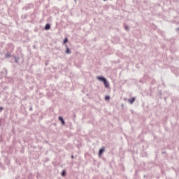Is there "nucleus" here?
<instances>
[{
	"label": "nucleus",
	"mask_w": 179,
	"mask_h": 179,
	"mask_svg": "<svg viewBox=\"0 0 179 179\" xmlns=\"http://www.w3.org/2000/svg\"><path fill=\"white\" fill-rule=\"evenodd\" d=\"M66 47V54H71V49L69 48L68 45H65Z\"/></svg>",
	"instance_id": "4"
},
{
	"label": "nucleus",
	"mask_w": 179,
	"mask_h": 179,
	"mask_svg": "<svg viewBox=\"0 0 179 179\" xmlns=\"http://www.w3.org/2000/svg\"><path fill=\"white\" fill-rule=\"evenodd\" d=\"M128 101L129 104H134V102L135 101V97H132L131 99H128Z\"/></svg>",
	"instance_id": "5"
},
{
	"label": "nucleus",
	"mask_w": 179,
	"mask_h": 179,
	"mask_svg": "<svg viewBox=\"0 0 179 179\" xmlns=\"http://www.w3.org/2000/svg\"><path fill=\"white\" fill-rule=\"evenodd\" d=\"M51 29V24H46L45 26V30H50Z\"/></svg>",
	"instance_id": "6"
},
{
	"label": "nucleus",
	"mask_w": 179,
	"mask_h": 179,
	"mask_svg": "<svg viewBox=\"0 0 179 179\" xmlns=\"http://www.w3.org/2000/svg\"><path fill=\"white\" fill-rule=\"evenodd\" d=\"M103 1H107V0H103Z\"/></svg>",
	"instance_id": "16"
},
{
	"label": "nucleus",
	"mask_w": 179,
	"mask_h": 179,
	"mask_svg": "<svg viewBox=\"0 0 179 179\" xmlns=\"http://www.w3.org/2000/svg\"><path fill=\"white\" fill-rule=\"evenodd\" d=\"M66 176V171L63 170L62 172V176L65 177Z\"/></svg>",
	"instance_id": "8"
},
{
	"label": "nucleus",
	"mask_w": 179,
	"mask_h": 179,
	"mask_svg": "<svg viewBox=\"0 0 179 179\" xmlns=\"http://www.w3.org/2000/svg\"><path fill=\"white\" fill-rule=\"evenodd\" d=\"M104 152H106V149L104 148H102L99 150V157H101V156L103 155V153H104Z\"/></svg>",
	"instance_id": "2"
},
{
	"label": "nucleus",
	"mask_w": 179,
	"mask_h": 179,
	"mask_svg": "<svg viewBox=\"0 0 179 179\" xmlns=\"http://www.w3.org/2000/svg\"><path fill=\"white\" fill-rule=\"evenodd\" d=\"M71 159H73V155L71 156Z\"/></svg>",
	"instance_id": "15"
},
{
	"label": "nucleus",
	"mask_w": 179,
	"mask_h": 179,
	"mask_svg": "<svg viewBox=\"0 0 179 179\" xmlns=\"http://www.w3.org/2000/svg\"><path fill=\"white\" fill-rule=\"evenodd\" d=\"M59 121L62 122V125H65V120H64V117H62V116L59 117Z\"/></svg>",
	"instance_id": "3"
},
{
	"label": "nucleus",
	"mask_w": 179,
	"mask_h": 179,
	"mask_svg": "<svg viewBox=\"0 0 179 179\" xmlns=\"http://www.w3.org/2000/svg\"><path fill=\"white\" fill-rule=\"evenodd\" d=\"M105 100H106V101H108V100H110V96H105Z\"/></svg>",
	"instance_id": "12"
},
{
	"label": "nucleus",
	"mask_w": 179,
	"mask_h": 179,
	"mask_svg": "<svg viewBox=\"0 0 179 179\" xmlns=\"http://www.w3.org/2000/svg\"><path fill=\"white\" fill-rule=\"evenodd\" d=\"M14 59H15V64H19V59H20L19 57L14 56Z\"/></svg>",
	"instance_id": "7"
},
{
	"label": "nucleus",
	"mask_w": 179,
	"mask_h": 179,
	"mask_svg": "<svg viewBox=\"0 0 179 179\" xmlns=\"http://www.w3.org/2000/svg\"><path fill=\"white\" fill-rule=\"evenodd\" d=\"M66 43H68V38H64L63 44H65V45H66Z\"/></svg>",
	"instance_id": "10"
},
{
	"label": "nucleus",
	"mask_w": 179,
	"mask_h": 179,
	"mask_svg": "<svg viewBox=\"0 0 179 179\" xmlns=\"http://www.w3.org/2000/svg\"><path fill=\"white\" fill-rule=\"evenodd\" d=\"M10 57H12V55L9 52L6 55V58H10Z\"/></svg>",
	"instance_id": "9"
},
{
	"label": "nucleus",
	"mask_w": 179,
	"mask_h": 179,
	"mask_svg": "<svg viewBox=\"0 0 179 179\" xmlns=\"http://www.w3.org/2000/svg\"><path fill=\"white\" fill-rule=\"evenodd\" d=\"M96 79L98 80H99V82H103V83L105 87H106V89H108V87H110V84L108 83L107 78H104L103 76H98L96 78Z\"/></svg>",
	"instance_id": "1"
},
{
	"label": "nucleus",
	"mask_w": 179,
	"mask_h": 179,
	"mask_svg": "<svg viewBox=\"0 0 179 179\" xmlns=\"http://www.w3.org/2000/svg\"><path fill=\"white\" fill-rule=\"evenodd\" d=\"M2 110H3V107L1 106L0 107V111H2Z\"/></svg>",
	"instance_id": "13"
},
{
	"label": "nucleus",
	"mask_w": 179,
	"mask_h": 179,
	"mask_svg": "<svg viewBox=\"0 0 179 179\" xmlns=\"http://www.w3.org/2000/svg\"><path fill=\"white\" fill-rule=\"evenodd\" d=\"M29 110H30L31 111H32V110H33V108L31 107Z\"/></svg>",
	"instance_id": "14"
},
{
	"label": "nucleus",
	"mask_w": 179,
	"mask_h": 179,
	"mask_svg": "<svg viewBox=\"0 0 179 179\" xmlns=\"http://www.w3.org/2000/svg\"><path fill=\"white\" fill-rule=\"evenodd\" d=\"M124 29H125V30H127V31H129V27H128L127 25L124 26Z\"/></svg>",
	"instance_id": "11"
}]
</instances>
